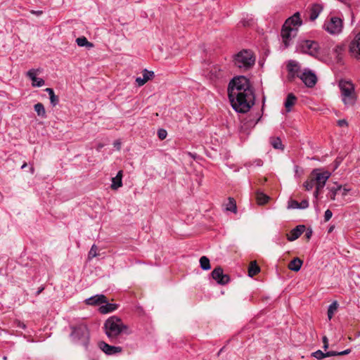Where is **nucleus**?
Listing matches in <instances>:
<instances>
[{
	"label": "nucleus",
	"instance_id": "f257e3e1",
	"mask_svg": "<svg viewBox=\"0 0 360 360\" xmlns=\"http://www.w3.org/2000/svg\"><path fill=\"white\" fill-rule=\"evenodd\" d=\"M228 96L233 109L245 113L255 104V94L249 79L245 76L233 77L228 85Z\"/></svg>",
	"mask_w": 360,
	"mask_h": 360
},
{
	"label": "nucleus",
	"instance_id": "f03ea898",
	"mask_svg": "<svg viewBox=\"0 0 360 360\" xmlns=\"http://www.w3.org/2000/svg\"><path fill=\"white\" fill-rule=\"evenodd\" d=\"M103 329L109 341L112 344L124 342L125 338L131 333L129 327L123 323L122 319L116 316L108 318L104 323Z\"/></svg>",
	"mask_w": 360,
	"mask_h": 360
},
{
	"label": "nucleus",
	"instance_id": "7ed1b4c3",
	"mask_svg": "<svg viewBox=\"0 0 360 360\" xmlns=\"http://www.w3.org/2000/svg\"><path fill=\"white\" fill-rule=\"evenodd\" d=\"M70 329L71 341L75 344L81 345L85 349H88L90 333L87 325L84 323L71 324Z\"/></svg>",
	"mask_w": 360,
	"mask_h": 360
},
{
	"label": "nucleus",
	"instance_id": "20e7f679",
	"mask_svg": "<svg viewBox=\"0 0 360 360\" xmlns=\"http://www.w3.org/2000/svg\"><path fill=\"white\" fill-rule=\"evenodd\" d=\"M233 63L240 71H247L254 66L255 57L252 51L244 49L234 56Z\"/></svg>",
	"mask_w": 360,
	"mask_h": 360
},
{
	"label": "nucleus",
	"instance_id": "39448f33",
	"mask_svg": "<svg viewBox=\"0 0 360 360\" xmlns=\"http://www.w3.org/2000/svg\"><path fill=\"white\" fill-rule=\"evenodd\" d=\"M339 87L342 96V101L345 105H353L355 101L354 86L350 81L341 79Z\"/></svg>",
	"mask_w": 360,
	"mask_h": 360
},
{
	"label": "nucleus",
	"instance_id": "423d86ee",
	"mask_svg": "<svg viewBox=\"0 0 360 360\" xmlns=\"http://www.w3.org/2000/svg\"><path fill=\"white\" fill-rule=\"evenodd\" d=\"M298 50L302 53H307L311 56H317L319 53V45L318 42L312 40H302L299 42Z\"/></svg>",
	"mask_w": 360,
	"mask_h": 360
},
{
	"label": "nucleus",
	"instance_id": "0eeeda50",
	"mask_svg": "<svg viewBox=\"0 0 360 360\" xmlns=\"http://www.w3.org/2000/svg\"><path fill=\"white\" fill-rule=\"evenodd\" d=\"M330 172L328 171L320 172L319 169H314L311 176L314 179V181H315L316 187H317V190H321L326 185L327 180L330 176Z\"/></svg>",
	"mask_w": 360,
	"mask_h": 360
},
{
	"label": "nucleus",
	"instance_id": "6e6552de",
	"mask_svg": "<svg viewBox=\"0 0 360 360\" xmlns=\"http://www.w3.org/2000/svg\"><path fill=\"white\" fill-rule=\"evenodd\" d=\"M323 28L330 34H339L342 29V20L338 17H331L324 23Z\"/></svg>",
	"mask_w": 360,
	"mask_h": 360
},
{
	"label": "nucleus",
	"instance_id": "1a4fd4ad",
	"mask_svg": "<svg viewBox=\"0 0 360 360\" xmlns=\"http://www.w3.org/2000/svg\"><path fill=\"white\" fill-rule=\"evenodd\" d=\"M287 79L289 82H292L296 77L300 76L301 68L298 62L290 60L287 64Z\"/></svg>",
	"mask_w": 360,
	"mask_h": 360
},
{
	"label": "nucleus",
	"instance_id": "9d476101",
	"mask_svg": "<svg viewBox=\"0 0 360 360\" xmlns=\"http://www.w3.org/2000/svg\"><path fill=\"white\" fill-rule=\"evenodd\" d=\"M299 78L309 88L314 87L317 82V77L314 72L308 68H305Z\"/></svg>",
	"mask_w": 360,
	"mask_h": 360
},
{
	"label": "nucleus",
	"instance_id": "9b49d317",
	"mask_svg": "<svg viewBox=\"0 0 360 360\" xmlns=\"http://www.w3.org/2000/svg\"><path fill=\"white\" fill-rule=\"evenodd\" d=\"M297 32V28L288 27L287 25H283L281 32V36L285 48L289 46V41L294 37Z\"/></svg>",
	"mask_w": 360,
	"mask_h": 360
},
{
	"label": "nucleus",
	"instance_id": "f8f14e48",
	"mask_svg": "<svg viewBox=\"0 0 360 360\" xmlns=\"http://www.w3.org/2000/svg\"><path fill=\"white\" fill-rule=\"evenodd\" d=\"M211 276L218 284L221 285L227 284L230 281L229 276L224 274L223 269L221 266H217L214 269L211 273Z\"/></svg>",
	"mask_w": 360,
	"mask_h": 360
},
{
	"label": "nucleus",
	"instance_id": "ddd939ff",
	"mask_svg": "<svg viewBox=\"0 0 360 360\" xmlns=\"http://www.w3.org/2000/svg\"><path fill=\"white\" fill-rule=\"evenodd\" d=\"M98 347L107 355H113L122 352V347L110 345L104 341L98 342Z\"/></svg>",
	"mask_w": 360,
	"mask_h": 360
},
{
	"label": "nucleus",
	"instance_id": "4468645a",
	"mask_svg": "<svg viewBox=\"0 0 360 360\" xmlns=\"http://www.w3.org/2000/svg\"><path fill=\"white\" fill-rule=\"evenodd\" d=\"M349 51L357 59L360 58V32L351 41Z\"/></svg>",
	"mask_w": 360,
	"mask_h": 360
},
{
	"label": "nucleus",
	"instance_id": "2eb2a0df",
	"mask_svg": "<svg viewBox=\"0 0 360 360\" xmlns=\"http://www.w3.org/2000/svg\"><path fill=\"white\" fill-rule=\"evenodd\" d=\"M107 302V298L104 295H96L85 300V303L89 305L96 306Z\"/></svg>",
	"mask_w": 360,
	"mask_h": 360
},
{
	"label": "nucleus",
	"instance_id": "dca6fc26",
	"mask_svg": "<svg viewBox=\"0 0 360 360\" xmlns=\"http://www.w3.org/2000/svg\"><path fill=\"white\" fill-rule=\"evenodd\" d=\"M306 227L304 225H298L295 229L291 230L290 234L287 235V239L289 241H293L297 239L305 231Z\"/></svg>",
	"mask_w": 360,
	"mask_h": 360
},
{
	"label": "nucleus",
	"instance_id": "f3484780",
	"mask_svg": "<svg viewBox=\"0 0 360 360\" xmlns=\"http://www.w3.org/2000/svg\"><path fill=\"white\" fill-rule=\"evenodd\" d=\"M302 21L300 18V14L299 12H296L292 16L288 18L283 25H287L288 27L299 26L301 25Z\"/></svg>",
	"mask_w": 360,
	"mask_h": 360
},
{
	"label": "nucleus",
	"instance_id": "a211bd4d",
	"mask_svg": "<svg viewBox=\"0 0 360 360\" xmlns=\"http://www.w3.org/2000/svg\"><path fill=\"white\" fill-rule=\"evenodd\" d=\"M323 7L319 4H312L311 7L309 10V19L311 21L315 20L318 16L319 15L320 13L322 11Z\"/></svg>",
	"mask_w": 360,
	"mask_h": 360
},
{
	"label": "nucleus",
	"instance_id": "6ab92c4d",
	"mask_svg": "<svg viewBox=\"0 0 360 360\" xmlns=\"http://www.w3.org/2000/svg\"><path fill=\"white\" fill-rule=\"evenodd\" d=\"M103 304H105L101 305L99 307V311L103 314L112 312V311H115L118 307L117 304L109 303L108 300H107V302H104Z\"/></svg>",
	"mask_w": 360,
	"mask_h": 360
},
{
	"label": "nucleus",
	"instance_id": "aec40b11",
	"mask_svg": "<svg viewBox=\"0 0 360 360\" xmlns=\"http://www.w3.org/2000/svg\"><path fill=\"white\" fill-rule=\"evenodd\" d=\"M210 79H217L222 77L221 68L217 65H213L210 68L208 72Z\"/></svg>",
	"mask_w": 360,
	"mask_h": 360
},
{
	"label": "nucleus",
	"instance_id": "412c9836",
	"mask_svg": "<svg viewBox=\"0 0 360 360\" xmlns=\"http://www.w3.org/2000/svg\"><path fill=\"white\" fill-rule=\"evenodd\" d=\"M297 97L292 93L288 94L284 103L287 112H290L291 110V108L295 105Z\"/></svg>",
	"mask_w": 360,
	"mask_h": 360
},
{
	"label": "nucleus",
	"instance_id": "4be33fe9",
	"mask_svg": "<svg viewBox=\"0 0 360 360\" xmlns=\"http://www.w3.org/2000/svg\"><path fill=\"white\" fill-rule=\"evenodd\" d=\"M302 264H303L302 260H301L298 257H295L290 262V263L288 264V268L291 271L297 272L300 270Z\"/></svg>",
	"mask_w": 360,
	"mask_h": 360
},
{
	"label": "nucleus",
	"instance_id": "5701e85b",
	"mask_svg": "<svg viewBox=\"0 0 360 360\" xmlns=\"http://www.w3.org/2000/svg\"><path fill=\"white\" fill-rule=\"evenodd\" d=\"M260 271V267L257 264L256 261L250 262L248 268V275L250 277H253Z\"/></svg>",
	"mask_w": 360,
	"mask_h": 360
},
{
	"label": "nucleus",
	"instance_id": "b1692460",
	"mask_svg": "<svg viewBox=\"0 0 360 360\" xmlns=\"http://www.w3.org/2000/svg\"><path fill=\"white\" fill-rule=\"evenodd\" d=\"M345 51V46L342 44H338L335 46V47L333 49V52L335 54V59L337 63H341L342 60V54L343 51Z\"/></svg>",
	"mask_w": 360,
	"mask_h": 360
},
{
	"label": "nucleus",
	"instance_id": "393cba45",
	"mask_svg": "<svg viewBox=\"0 0 360 360\" xmlns=\"http://www.w3.org/2000/svg\"><path fill=\"white\" fill-rule=\"evenodd\" d=\"M331 351H328L326 352H323L321 350L318 349L316 352H313L311 354V356L316 358L318 360H322L323 359L326 357H330L332 356Z\"/></svg>",
	"mask_w": 360,
	"mask_h": 360
},
{
	"label": "nucleus",
	"instance_id": "a878e982",
	"mask_svg": "<svg viewBox=\"0 0 360 360\" xmlns=\"http://www.w3.org/2000/svg\"><path fill=\"white\" fill-rule=\"evenodd\" d=\"M34 109L39 117L42 118L46 117V110L44 105L41 103H37L35 104L34 105Z\"/></svg>",
	"mask_w": 360,
	"mask_h": 360
},
{
	"label": "nucleus",
	"instance_id": "bb28decb",
	"mask_svg": "<svg viewBox=\"0 0 360 360\" xmlns=\"http://www.w3.org/2000/svg\"><path fill=\"white\" fill-rule=\"evenodd\" d=\"M226 210L227 211H230V212H232L233 213H236L237 212L236 202V200H234L233 198L229 197L228 198V202H227V204L226 205Z\"/></svg>",
	"mask_w": 360,
	"mask_h": 360
},
{
	"label": "nucleus",
	"instance_id": "cd10ccee",
	"mask_svg": "<svg viewBox=\"0 0 360 360\" xmlns=\"http://www.w3.org/2000/svg\"><path fill=\"white\" fill-rule=\"evenodd\" d=\"M338 303L337 301H334L328 307V312H327V314H328V318L329 320H330L335 312L337 311L338 308Z\"/></svg>",
	"mask_w": 360,
	"mask_h": 360
},
{
	"label": "nucleus",
	"instance_id": "c85d7f7f",
	"mask_svg": "<svg viewBox=\"0 0 360 360\" xmlns=\"http://www.w3.org/2000/svg\"><path fill=\"white\" fill-rule=\"evenodd\" d=\"M200 265L202 270H210L211 269L210 259L206 256H202L200 259Z\"/></svg>",
	"mask_w": 360,
	"mask_h": 360
},
{
	"label": "nucleus",
	"instance_id": "c756f323",
	"mask_svg": "<svg viewBox=\"0 0 360 360\" xmlns=\"http://www.w3.org/2000/svg\"><path fill=\"white\" fill-rule=\"evenodd\" d=\"M256 198H257V201L259 205L265 204L266 202H268V200L269 199L268 195H266V194H264L262 192H259V191L257 192Z\"/></svg>",
	"mask_w": 360,
	"mask_h": 360
},
{
	"label": "nucleus",
	"instance_id": "7c9ffc66",
	"mask_svg": "<svg viewBox=\"0 0 360 360\" xmlns=\"http://www.w3.org/2000/svg\"><path fill=\"white\" fill-rule=\"evenodd\" d=\"M76 42H77V45L81 47H83V46L92 47L93 46V44L89 42L85 37H78L76 39Z\"/></svg>",
	"mask_w": 360,
	"mask_h": 360
},
{
	"label": "nucleus",
	"instance_id": "2f4dec72",
	"mask_svg": "<svg viewBox=\"0 0 360 360\" xmlns=\"http://www.w3.org/2000/svg\"><path fill=\"white\" fill-rule=\"evenodd\" d=\"M271 144L275 149L283 150V146L279 137L272 138L271 140Z\"/></svg>",
	"mask_w": 360,
	"mask_h": 360
},
{
	"label": "nucleus",
	"instance_id": "473e14b6",
	"mask_svg": "<svg viewBox=\"0 0 360 360\" xmlns=\"http://www.w3.org/2000/svg\"><path fill=\"white\" fill-rule=\"evenodd\" d=\"M342 191V186H333L330 189V192L328 193V195L330 198L333 200L335 199V195H337L338 191Z\"/></svg>",
	"mask_w": 360,
	"mask_h": 360
},
{
	"label": "nucleus",
	"instance_id": "72a5a7b5",
	"mask_svg": "<svg viewBox=\"0 0 360 360\" xmlns=\"http://www.w3.org/2000/svg\"><path fill=\"white\" fill-rule=\"evenodd\" d=\"M122 186V180L117 179L115 177L112 178L111 188L112 190H117L119 188Z\"/></svg>",
	"mask_w": 360,
	"mask_h": 360
},
{
	"label": "nucleus",
	"instance_id": "f704fd0d",
	"mask_svg": "<svg viewBox=\"0 0 360 360\" xmlns=\"http://www.w3.org/2000/svg\"><path fill=\"white\" fill-rule=\"evenodd\" d=\"M304 186L307 191H310L314 186L316 187L315 181H314V179L312 178V176L311 175H310V179L304 183Z\"/></svg>",
	"mask_w": 360,
	"mask_h": 360
},
{
	"label": "nucleus",
	"instance_id": "c9c22d12",
	"mask_svg": "<svg viewBox=\"0 0 360 360\" xmlns=\"http://www.w3.org/2000/svg\"><path fill=\"white\" fill-rule=\"evenodd\" d=\"M97 251H98V247L95 244H94L91 246V248L89 252V254H88L89 259H91L98 256V254L97 253Z\"/></svg>",
	"mask_w": 360,
	"mask_h": 360
},
{
	"label": "nucleus",
	"instance_id": "e433bc0d",
	"mask_svg": "<svg viewBox=\"0 0 360 360\" xmlns=\"http://www.w3.org/2000/svg\"><path fill=\"white\" fill-rule=\"evenodd\" d=\"M154 75H155L153 71H150L146 69L143 71V78L146 79V82L151 79Z\"/></svg>",
	"mask_w": 360,
	"mask_h": 360
},
{
	"label": "nucleus",
	"instance_id": "4c0bfd02",
	"mask_svg": "<svg viewBox=\"0 0 360 360\" xmlns=\"http://www.w3.org/2000/svg\"><path fill=\"white\" fill-rule=\"evenodd\" d=\"M37 70L34 69H31L27 72V76L33 82H35L37 77Z\"/></svg>",
	"mask_w": 360,
	"mask_h": 360
},
{
	"label": "nucleus",
	"instance_id": "58836bf2",
	"mask_svg": "<svg viewBox=\"0 0 360 360\" xmlns=\"http://www.w3.org/2000/svg\"><path fill=\"white\" fill-rule=\"evenodd\" d=\"M300 202L295 200H290L288 202V209H299Z\"/></svg>",
	"mask_w": 360,
	"mask_h": 360
},
{
	"label": "nucleus",
	"instance_id": "ea45409f",
	"mask_svg": "<svg viewBox=\"0 0 360 360\" xmlns=\"http://www.w3.org/2000/svg\"><path fill=\"white\" fill-rule=\"evenodd\" d=\"M350 352H351V349H347L342 352L331 351V353L333 354L332 356L347 355V354H349Z\"/></svg>",
	"mask_w": 360,
	"mask_h": 360
},
{
	"label": "nucleus",
	"instance_id": "a19ab883",
	"mask_svg": "<svg viewBox=\"0 0 360 360\" xmlns=\"http://www.w3.org/2000/svg\"><path fill=\"white\" fill-rule=\"evenodd\" d=\"M167 136V132L164 129H159L158 130V136L160 140H164Z\"/></svg>",
	"mask_w": 360,
	"mask_h": 360
},
{
	"label": "nucleus",
	"instance_id": "79ce46f5",
	"mask_svg": "<svg viewBox=\"0 0 360 360\" xmlns=\"http://www.w3.org/2000/svg\"><path fill=\"white\" fill-rule=\"evenodd\" d=\"M45 82L42 78L36 77L35 82L32 83V86L41 87L44 84Z\"/></svg>",
	"mask_w": 360,
	"mask_h": 360
},
{
	"label": "nucleus",
	"instance_id": "37998d69",
	"mask_svg": "<svg viewBox=\"0 0 360 360\" xmlns=\"http://www.w3.org/2000/svg\"><path fill=\"white\" fill-rule=\"evenodd\" d=\"M49 98H50L51 104L53 106H56V105L58 104V103H59V98L55 94L51 95Z\"/></svg>",
	"mask_w": 360,
	"mask_h": 360
},
{
	"label": "nucleus",
	"instance_id": "c03bdc74",
	"mask_svg": "<svg viewBox=\"0 0 360 360\" xmlns=\"http://www.w3.org/2000/svg\"><path fill=\"white\" fill-rule=\"evenodd\" d=\"M333 216V212L330 210H327L324 213L325 221H329Z\"/></svg>",
	"mask_w": 360,
	"mask_h": 360
},
{
	"label": "nucleus",
	"instance_id": "a18cd8bd",
	"mask_svg": "<svg viewBox=\"0 0 360 360\" xmlns=\"http://www.w3.org/2000/svg\"><path fill=\"white\" fill-rule=\"evenodd\" d=\"M309 207V202L307 200H303L300 202L299 209H305Z\"/></svg>",
	"mask_w": 360,
	"mask_h": 360
},
{
	"label": "nucleus",
	"instance_id": "49530a36",
	"mask_svg": "<svg viewBox=\"0 0 360 360\" xmlns=\"http://www.w3.org/2000/svg\"><path fill=\"white\" fill-rule=\"evenodd\" d=\"M136 82L137 83L139 86H141L143 84H145L147 82L143 77L141 78V77H136Z\"/></svg>",
	"mask_w": 360,
	"mask_h": 360
},
{
	"label": "nucleus",
	"instance_id": "de8ad7c7",
	"mask_svg": "<svg viewBox=\"0 0 360 360\" xmlns=\"http://www.w3.org/2000/svg\"><path fill=\"white\" fill-rule=\"evenodd\" d=\"M338 125L340 127H347L348 126V122H347L346 120H339L338 121Z\"/></svg>",
	"mask_w": 360,
	"mask_h": 360
},
{
	"label": "nucleus",
	"instance_id": "09e8293b",
	"mask_svg": "<svg viewBox=\"0 0 360 360\" xmlns=\"http://www.w3.org/2000/svg\"><path fill=\"white\" fill-rule=\"evenodd\" d=\"M323 348L326 351L328 348V345H328V340L326 336H323Z\"/></svg>",
	"mask_w": 360,
	"mask_h": 360
},
{
	"label": "nucleus",
	"instance_id": "8fccbe9b",
	"mask_svg": "<svg viewBox=\"0 0 360 360\" xmlns=\"http://www.w3.org/2000/svg\"><path fill=\"white\" fill-rule=\"evenodd\" d=\"M312 229H308L305 233V237L307 240H309L312 236Z\"/></svg>",
	"mask_w": 360,
	"mask_h": 360
},
{
	"label": "nucleus",
	"instance_id": "3c124183",
	"mask_svg": "<svg viewBox=\"0 0 360 360\" xmlns=\"http://www.w3.org/2000/svg\"><path fill=\"white\" fill-rule=\"evenodd\" d=\"M45 91L49 94V98L51 97V95L55 94L53 89L51 88H46L45 89Z\"/></svg>",
	"mask_w": 360,
	"mask_h": 360
},
{
	"label": "nucleus",
	"instance_id": "603ef678",
	"mask_svg": "<svg viewBox=\"0 0 360 360\" xmlns=\"http://www.w3.org/2000/svg\"><path fill=\"white\" fill-rule=\"evenodd\" d=\"M122 176H123V171L122 170H120L115 177L117 178V179H119L120 180H122Z\"/></svg>",
	"mask_w": 360,
	"mask_h": 360
},
{
	"label": "nucleus",
	"instance_id": "864d4df0",
	"mask_svg": "<svg viewBox=\"0 0 360 360\" xmlns=\"http://www.w3.org/2000/svg\"><path fill=\"white\" fill-rule=\"evenodd\" d=\"M30 13L34 14V15H36L37 16H39V15H41L43 13L42 11H34V10H32L30 11Z\"/></svg>",
	"mask_w": 360,
	"mask_h": 360
},
{
	"label": "nucleus",
	"instance_id": "5fc2aeb1",
	"mask_svg": "<svg viewBox=\"0 0 360 360\" xmlns=\"http://www.w3.org/2000/svg\"><path fill=\"white\" fill-rule=\"evenodd\" d=\"M104 146L105 145L103 143H98L96 146V150L98 152L101 151V150L104 147Z\"/></svg>",
	"mask_w": 360,
	"mask_h": 360
},
{
	"label": "nucleus",
	"instance_id": "6e6d98bb",
	"mask_svg": "<svg viewBox=\"0 0 360 360\" xmlns=\"http://www.w3.org/2000/svg\"><path fill=\"white\" fill-rule=\"evenodd\" d=\"M341 162V160H338V158L335 160L334 162V169H337L338 167V166L340 165Z\"/></svg>",
	"mask_w": 360,
	"mask_h": 360
},
{
	"label": "nucleus",
	"instance_id": "4d7b16f0",
	"mask_svg": "<svg viewBox=\"0 0 360 360\" xmlns=\"http://www.w3.org/2000/svg\"><path fill=\"white\" fill-rule=\"evenodd\" d=\"M321 191V190H317V187H316V190H315V191L314 192V197L316 199H317V198H318L319 195V191Z\"/></svg>",
	"mask_w": 360,
	"mask_h": 360
},
{
	"label": "nucleus",
	"instance_id": "13d9d810",
	"mask_svg": "<svg viewBox=\"0 0 360 360\" xmlns=\"http://www.w3.org/2000/svg\"><path fill=\"white\" fill-rule=\"evenodd\" d=\"M187 154H188V155H189L190 157H191L194 160H195L197 158V156H198L195 153H192L191 152H188Z\"/></svg>",
	"mask_w": 360,
	"mask_h": 360
},
{
	"label": "nucleus",
	"instance_id": "bf43d9fd",
	"mask_svg": "<svg viewBox=\"0 0 360 360\" xmlns=\"http://www.w3.org/2000/svg\"><path fill=\"white\" fill-rule=\"evenodd\" d=\"M44 290V287H40L38 290L36 292V296H38L43 290Z\"/></svg>",
	"mask_w": 360,
	"mask_h": 360
},
{
	"label": "nucleus",
	"instance_id": "052dcab7",
	"mask_svg": "<svg viewBox=\"0 0 360 360\" xmlns=\"http://www.w3.org/2000/svg\"><path fill=\"white\" fill-rule=\"evenodd\" d=\"M349 189H347V188H344L342 191V195L343 196L346 195L347 194V193L349 192Z\"/></svg>",
	"mask_w": 360,
	"mask_h": 360
},
{
	"label": "nucleus",
	"instance_id": "680f3d73",
	"mask_svg": "<svg viewBox=\"0 0 360 360\" xmlns=\"http://www.w3.org/2000/svg\"><path fill=\"white\" fill-rule=\"evenodd\" d=\"M114 146L116 147L117 150H120V143L119 141H116L114 143Z\"/></svg>",
	"mask_w": 360,
	"mask_h": 360
},
{
	"label": "nucleus",
	"instance_id": "e2e57ef3",
	"mask_svg": "<svg viewBox=\"0 0 360 360\" xmlns=\"http://www.w3.org/2000/svg\"><path fill=\"white\" fill-rule=\"evenodd\" d=\"M18 326H19L20 328H23V329H25V328H26V326L25 325V323H20V322H19V323H18Z\"/></svg>",
	"mask_w": 360,
	"mask_h": 360
},
{
	"label": "nucleus",
	"instance_id": "0e129e2a",
	"mask_svg": "<svg viewBox=\"0 0 360 360\" xmlns=\"http://www.w3.org/2000/svg\"><path fill=\"white\" fill-rule=\"evenodd\" d=\"M334 229V226H330L329 229H328V233H331Z\"/></svg>",
	"mask_w": 360,
	"mask_h": 360
},
{
	"label": "nucleus",
	"instance_id": "69168bd1",
	"mask_svg": "<svg viewBox=\"0 0 360 360\" xmlns=\"http://www.w3.org/2000/svg\"><path fill=\"white\" fill-rule=\"evenodd\" d=\"M224 347H222L217 353V356H219L220 355V354L221 353V352L223 351Z\"/></svg>",
	"mask_w": 360,
	"mask_h": 360
},
{
	"label": "nucleus",
	"instance_id": "338daca9",
	"mask_svg": "<svg viewBox=\"0 0 360 360\" xmlns=\"http://www.w3.org/2000/svg\"><path fill=\"white\" fill-rule=\"evenodd\" d=\"M27 167V163L25 162L22 166H21V169H24Z\"/></svg>",
	"mask_w": 360,
	"mask_h": 360
},
{
	"label": "nucleus",
	"instance_id": "774afa93",
	"mask_svg": "<svg viewBox=\"0 0 360 360\" xmlns=\"http://www.w3.org/2000/svg\"><path fill=\"white\" fill-rule=\"evenodd\" d=\"M260 118H261V116H259V117L257 118V120L255 122L254 125H255V124L259 122V120H260Z\"/></svg>",
	"mask_w": 360,
	"mask_h": 360
}]
</instances>
